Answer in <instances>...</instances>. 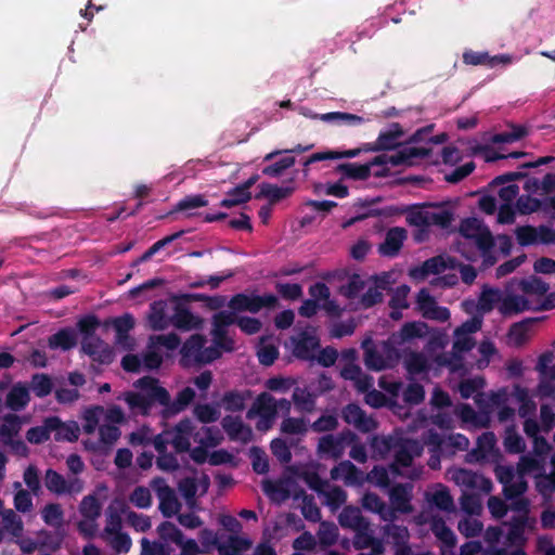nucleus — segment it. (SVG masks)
<instances>
[{"label":"nucleus","mask_w":555,"mask_h":555,"mask_svg":"<svg viewBox=\"0 0 555 555\" xmlns=\"http://www.w3.org/2000/svg\"><path fill=\"white\" fill-rule=\"evenodd\" d=\"M406 212L408 223L420 229H427L430 225L449 229L454 220L453 211L439 203L410 206Z\"/></svg>","instance_id":"f257e3e1"},{"label":"nucleus","mask_w":555,"mask_h":555,"mask_svg":"<svg viewBox=\"0 0 555 555\" xmlns=\"http://www.w3.org/2000/svg\"><path fill=\"white\" fill-rule=\"evenodd\" d=\"M22 425V418L17 414H5L0 425V444L8 448L12 454L26 457L29 454V449L20 438Z\"/></svg>","instance_id":"f03ea898"},{"label":"nucleus","mask_w":555,"mask_h":555,"mask_svg":"<svg viewBox=\"0 0 555 555\" xmlns=\"http://www.w3.org/2000/svg\"><path fill=\"white\" fill-rule=\"evenodd\" d=\"M228 307L233 312L258 313L262 309L274 310L279 307V298L273 294L248 295L238 293L231 297Z\"/></svg>","instance_id":"7ed1b4c3"},{"label":"nucleus","mask_w":555,"mask_h":555,"mask_svg":"<svg viewBox=\"0 0 555 555\" xmlns=\"http://www.w3.org/2000/svg\"><path fill=\"white\" fill-rule=\"evenodd\" d=\"M430 153L431 150L428 147L404 146L398 150L392 155H377L370 163H366V165H371V168L373 166H382L387 164H390L392 166H412L414 165V160L416 158L428 157Z\"/></svg>","instance_id":"20e7f679"},{"label":"nucleus","mask_w":555,"mask_h":555,"mask_svg":"<svg viewBox=\"0 0 555 555\" xmlns=\"http://www.w3.org/2000/svg\"><path fill=\"white\" fill-rule=\"evenodd\" d=\"M255 415L260 417V421L257 423L258 430H268L271 428L276 417V400L272 395L263 391L257 396L247 412V418H253Z\"/></svg>","instance_id":"39448f33"},{"label":"nucleus","mask_w":555,"mask_h":555,"mask_svg":"<svg viewBox=\"0 0 555 555\" xmlns=\"http://www.w3.org/2000/svg\"><path fill=\"white\" fill-rule=\"evenodd\" d=\"M362 348L364 350V364L369 370L372 371H383L387 367H391L390 360L392 354L398 358V351L390 346V344L385 343L384 348L387 350V359L376 349L373 341L369 338L362 343Z\"/></svg>","instance_id":"423d86ee"},{"label":"nucleus","mask_w":555,"mask_h":555,"mask_svg":"<svg viewBox=\"0 0 555 555\" xmlns=\"http://www.w3.org/2000/svg\"><path fill=\"white\" fill-rule=\"evenodd\" d=\"M516 210L520 215L541 211L544 216L555 220V195L542 199L531 197L530 195H520L516 199Z\"/></svg>","instance_id":"0eeeda50"},{"label":"nucleus","mask_w":555,"mask_h":555,"mask_svg":"<svg viewBox=\"0 0 555 555\" xmlns=\"http://www.w3.org/2000/svg\"><path fill=\"white\" fill-rule=\"evenodd\" d=\"M134 386L144 393L151 408L154 404H159L163 409L167 408L169 403V391L160 386L158 378L143 376L134 383Z\"/></svg>","instance_id":"6e6552de"},{"label":"nucleus","mask_w":555,"mask_h":555,"mask_svg":"<svg viewBox=\"0 0 555 555\" xmlns=\"http://www.w3.org/2000/svg\"><path fill=\"white\" fill-rule=\"evenodd\" d=\"M341 418L345 423L353 425L361 433H371L377 428V422L367 416L366 413L357 403H348L341 410Z\"/></svg>","instance_id":"1a4fd4ad"},{"label":"nucleus","mask_w":555,"mask_h":555,"mask_svg":"<svg viewBox=\"0 0 555 555\" xmlns=\"http://www.w3.org/2000/svg\"><path fill=\"white\" fill-rule=\"evenodd\" d=\"M423 452V446L415 439H404L395 453L393 463L390 465L392 473L399 475V467H410L414 457Z\"/></svg>","instance_id":"9d476101"},{"label":"nucleus","mask_w":555,"mask_h":555,"mask_svg":"<svg viewBox=\"0 0 555 555\" xmlns=\"http://www.w3.org/2000/svg\"><path fill=\"white\" fill-rule=\"evenodd\" d=\"M170 444L177 453L189 452L191 449V437L194 431V425L191 418L184 417L178 422L170 430Z\"/></svg>","instance_id":"9b49d317"},{"label":"nucleus","mask_w":555,"mask_h":555,"mask_svg":"<svg viewBox=\"0 0 555 555\" xmlns=\"http://www.w3.org/2000/svg\"><path fill=\"white\" fill-rule=\"evenodd\" d=\"M46 488L57 495L78 492L81 489L78 479L67 481L63 475L52 468H48L43 477Z\"/></svg>","instance_id":"f8f14e48"},{"label":"nucleus","mask_w":555,"mask_h":555,"mask_svg":"<svg viewBox=\"0 0 555 555\" xmlns=\"http://www.w3.org/2000/svg\"><path fill=\"white\" fill-rule=\"evenodd\" d=\"M205 344L206 338L201 334H194L188 338L180 350V364L183 367L199 365L201 351Z\"/></svg>","instance_id":"ddd939ff"},{"label":"nucleus","mask_w":555,"mask_h":555,"mask_svg":"<svg viewBox=\"0 0 555 555\" xmlns=\"http://www.w3.org/2000/svg\"><path fill=\"white\" fill-rule=\"evenodd\" d=\"M153 483L158 485L156 487V493L159 499V511L164 517H172L178 513L181 506L175 491L167 486L162 478L153 480Z\"/></svg>","instance_id":"4468645a"},{"label":"nucleus","mask_w":555,"mask_h":555,"mask_svg":"<svg viewBox=\"0 0 555 555\" xmlns=\"http://www.w3.org/2000/svg\"><path fill=\"white\" fill-rule=\"evenodd\" d=\"M408 232L404 228L393 227L390 228L385 235V240L378 246L379 255L384 257L393 258L399 255L404 241L406 240Z\"/></svg>","instance_id":"2eb2a0df"},{"label":"nucleus","mask_w":555,"mask_h":555,"mask_svg":"<svg viewBox=\"0 0 555 555\" xmlns=\"http://www.w3.org/2000/svg\"><path fill=\"white\" fill-rule=\"evenodd\" d=\"M453 480L466 489H479L486 493L492 490V482L489 478L466 468H459L453 474Z\"/></svg>","instance_id":"dca6fc26"},{"label":"nucleus","mask_w":555,"mask_h":555,"mask_svg":"<svg viewBox=\"0 0 555 555\" xmlns=\"http://www.w3.org/2000/svg\"><path fill=\"white\" fill-rule=\"evenodd\" d=\"M222 428L232 441L247 443L253 438L251 428L240 416L227 415L221 421Z\"/></svg>","instance_id":"f3484780"},{"label":"nucleus","mask_w":555,"mask_h":555,"mask_svg":"<svg viewBox=\"0 0 555 555\" xmlns=\"http://www.w3.org/2000/svg\"><path fill=\"white\" fill-rule=\"evenodd\" d=\"M129 505L124 499H115L106 508V525L104 531L107 534L118 533L122 528V515L127 517Z\"/></svg>","instance_id":"a211bd4d"},{"label":"nucleus","mask_w":555,"mask_h":555,"mask_svg":"<svg viewBox=\"0 0 555 555\" xmlns=\"http://www.w3.org/2000/svg\"><path fill=\"white\" fill-rule=\"evenodd\" d=\"M170 322L176 328L181 331L198 330L203 324V320L194 315L190 309L181 302L176 304Z\"/></svg>","instance_id":"6ab92c4d"},{"label":"nucleus","mask_w":555,"mask_h":555,"mask_svg":"<svg viewBox=\"0 0 555 555\" xmlns=\"http://www.w3.org/2000/svg\"><path fill=\"white\" fill-rule=\"evenodd\" d=\"M49 427L54 433L55 441L75 442L79 437V426L76 422L64 423L59 416H49Z\"/></svg>","instance_id":"aec40b11"},{"label":"nucleus","mask_w":555,"mask_h":555,"mask_svg":"<svg viewBox=\"0 0 555 555\" xmlns=\"http://www.w3.org/2000/svg\"><path fill=\"white\" fill-rule=\"evenodd\" d=\"M195 396V390L191 387H184L180 390L175 400H171V397L169 396V403L166 409L162 410V416L164 418H170L186 410V408L194 401Z\"/></svg>","instance_id":"412c9836"},{"label":"nucleus","mask_w":555,"mask_h":555,"mask_svg":"<svg viewBox=\"0 0 555 555\" xmlns=\"http://www.w3.org/2000/svg\"><path fill=\"white\" fill-rule=\"evenodd\" d=\"M253 392L249 389L245 390H229L223 393L220 399V406L227 412L235 413L242 412L246 408V402L251 399Z\"/></svg>","instance_id":"4be33fe9"},{"label":"nucleus","mask_w":555,"mask_h":555,"mask_svg":"<svg viewBox=\"0 0 555 555\" xmlns=\"http://www.w3.org/2000/svg\"><path fill=\"white\" fill-rule=\"evenodd\" d=\"M404 134L400 124L392 122L389 129L380 131L371 151H390L399 146V139Z\"/></svg>","instance_id":"5701e85b"},{"label":"nucleus","mask_w":555,"mask_h":555,"mask_svg":"<svg viewBox=\"0 0 555 555\" xmlns=\"http://www.w3.org/2000/svg\"><path fill=\"white\" fill-rule=\"evenodd\" d=\"M530 309V302L527 298L514 294H507L504 297H501V301L498 307L499 312L504 317L519 314Z\"/></svg>","instance_id":"b1692460"},{"label":"nucleus","mask_w":555,"mask_h":555,"mask_svg":"<svg viewBox=\"0 0 555 555\" xmlns=\"http://www.w3.org/2000/svg\"><path fill=\"white\" fill-rule=\"evenodd\" d=\"M338 522L343 528L367 529L369 520L363 517L361 509L356 506H345L338 516Z\"/></svg>","instance_id":"393cba45"},{"label":"nucleus","mask_w":555,"mask_h":555,"mask_svg":"<svg viewBox=\"0 0 555 555\" xmlns=\"http://www.w3.org/2000/svg\"><path fill=\"white\" fill-rule=\"evenodd\" d=\"M259 193L256 194V198H267L269 201V205H274L281 202L284 198L291 196L294 192V186H279L272 183L262 182L259 184Z\"/></svg>","instance_id":"a878e982"},{"label":"nucleus","mask_w":555,"mask_h":555,"mask_svg":"<svg viewBox=\"0 0 555 555\" xmlns=\"http://www.w3.org/2000/svg\"><path fill=\"white\" fill-rule=\"evenodd\" d=\"M343 476L347 485H362L363 473L350 461H343L331 470L333 479Z\"/></svg>","instance_id":"bb28decb"},{"label":"nucleus","mask_w":555,"mask_h":555,"mask_svg":"<svg viewBox=\"0 0 555 555\" xmlns=\"http://www.w3.org/2000/svg\"><path fill=\"white\" fill-rule=\"evenodd\" d=\"M29 401L30 396L28 388L25 385L17 383L8 392L5 398V405L10 410L18 412L24 410Z\"/></svg>","instance_id":"cd10ccee"},{"label":"nucleus","mask_w":555,"mask_h":555,"mask_svg":"<svg viewBox=\"0 0 555 555\" xmlns=\"http://www.w3.org/2000/svg\"><path fill=\"white\" fill-rule=\"evenodd\" d=\"M353 538V547L356 550H364L371 547L374 554H382L384 552L383 544L373 535V531L367 529H356Z\"/></svg>","instance_id":"c85d7f7f"},{"label":"nucleus","mask_w":555,"mask_h":555,"mask_svg":"<svg viewBox=\"0 0 555 555\" xmlns=\"http://www.w3.org/2000/svg\"><path fill=\"white\" fill-rule=\"evenodd\" d=\"M77 345V335L70 327L61 328L48 339L50 349H62L64 351L73 349Z\"/></svg>","instance_id":"c756f323"},{"label":"nucleus","mask_w":555,"mask_h":555,"mask_svg":"<svg viewBox=\"0 0 555 555\" xmlns=\"http://www.w3.org/2000/svg\"><path fill=\"white\" fill-rule=\"evenodd\" d=\"M375 285L369 287V289L362 295L360 302L364 309L371 308L383 301V289H386L388 284L387 276L378 278L375 276Z\"/></svg>","instance_id":"7c9ffc66"},{"label":"nucleus","mask_w":555,"mask_h":555,"mask_svg":"<svg viewBox=\"0 0 555 555\" xmlns=\"http://www.w3.org/2000/svg\"><path fill=\"white\" fill-rule=\"evenodd\" d=\"M319 347L317 337L304 332L294 346V354L301 360H310L313 351Z\"/></svg>","instance_id":"2f4dec72"},{"label":"nucleus","mask_w":555,"mask_h":555,"mask_svg":"<svg viewBox=\"0 0 555 555\" xmlns=\"http://www.w3.org/2000/svg\"><path fill=\"white\" fill-rule=\"evenodd\" d=\"M315 395L307 388L296 387L293 391L292 401L298 412L312 413L315 409Z\"/></svg>","instance_id":"473e14b6"},{"label":"nucleus","mask_w":555,"mask_h":555,"mask_svg":"<svg viewBox=\"0 0 555 555\" xmlns=\"http://www.w3.org/2000/svg\"><path fill=\"white\" fill-rule=\"evenodd\" d=\"M448 268L442 256L431 257L423 262L420 268L411 270L413 278L424 279L429 274H439Z\"/></svg>","instance_id":"72a5a7b5"},{"label":"nucleus","mask_w":555,"mask_h":555,"mask_svg":"<svg viewBox=\"0 0 555 555\" xmlns=\"http://www.w3.org/2000/svg\"><path fill=\"white\" fill-rule=\"evenodd\" d=\"M166 304L164 301H154L150 307L149 322L153 331H163L171 324L166 315Z\"/></svg>","instance_id":"f704fd0d"},{"label":"nucleus","mask_w":555,"mask_h":555,"mask_svg":"<svg viewBox=\"0 0 555 555\" xmlns=\"http://www.w3.org/2000/svg\"><path fill=\"white\" fill-rule=\"evenodd\" d=\"M337 171L353 180H366L371 177V165L345 163L337 166Z\"/></svg>","instance_id":"c9c22d12"},{"label":"nucleus","mask_w":555,"mask_h":555,"mask_svg":"<svg viewBox=\"0 0 555 555\" xmlns=\"http://www.w3.org/2000/svg\"><path fill=\"white\" fill-rule=\"evenodd\" d=\"M503 444L505 451L512 454H518L525 451V440L518 434L515 424H511L509 426L506 427Z\"/></svg>","instance_id":"e433bc0d"},{"label":"nucleus","mask_w":555,"mask_h":555,"mask_svg":"<svg viewBox=\"0 0 555 555\" xmlns=\"http://www.w3.org/2000/svg\"><path fill=\"white\" fill-rule=\"evenodd\" d=\"M539 320V318H526L522 321L512 324L508 330V337L516 346H522L527 341V333L530 326Z\"/></svg>","instance_id":"4c0bfd02"},{"label":"nucleus","mask_w":555,"mask_h":555,"mask_svg":"<svg viewBox=\"0 0 555 555\" xmlns=\"http://www.w3.org/2000/svg\"><path fill=\"white\" fill-rule=\"evenodd\" d=\"M251 546V542L248 539L230 535L228 541L218 545V552L220 555H237L243 551H247Z\"/></svg>","instance_id":"58836bf2"},{"label":"nucleus","mask_w":555,"mask_h":555,"mask_svg":"<svg viewBox=\"0 0 555 555\" xmlns=\"http://www.w3.org/2000/svg\"><path fill=\"white\" fill-rule=\"evenodd\" d=\"M431 531L436 538L441 541L447 547L452 548L456 544V537L454 532L447 526L442 518L434 519L431 522Z\"/></svg>","instance_id":"ea45409f"},{"label":"nucleus","mask_w":555,"mask_h":555,"mask_svg":"<svg viewBox=\"0 0 555 555\" xmlns=\"http://www.w3.org/2000/svg\"><path fill=\"white\" fill-rule=\"evenodd\" d=\"M390 501L395 505V507L402 512L408 513L411 511L410 495L408 489L404 485L398 483L393 486L389 492Z\"/></svg>","instance_id":"a19ab883"},{"label":"nucleus","mask_w":555,"mask_h":555,"mask_svg":"<svg viewBox=\"0 0 555 555\" xmlns=\"http://www.w3.org/2000/svg\"><path fill=\"white\" fill-rule=\"evenodd\" d=\"M318 450L320 453L330 454L332 457L338 459L344 452V447L335 436L328 434L319 439Z\"/></svg>","instance_id":"79ce46f5"},{"label":"nucleus","mask_w":555,"mask_h":555,"mask_svg":"<svg viewBox=\"0 0 555 555\" xmlns=\"http://www.w3.org/2000/svg\"><path fill=\"white\" fill-rule=\"evenodd\" d=\"M184 231H178L170 235L163 237L162 240L155 242L147 250H145L140 258H138L133 264L137 266L141 262H145L150 260L156 253H158L162 248L169 245L173 241L180 238L183 235Z\"/></svg>","instance_id":"37998d69"},{"label":"nucleus","mask_w":555,"mask_h":555,"mask_svg":"<svg viewBox=\"0 0 555 555\" xmlns=\"http://www.w3.org/2000/svg\"><path fill=\"white\" fill-rule=\"evenodd\" d=\"M251 198L250 192H245L241 185H236L227 192V196L220 202V206L231 208L237 205L245 204Z\"/></svg>","instance_id":"c03bdc74"},{"label":"nucleus","mask_w":555,"mask_h":555,"mask_svg":"<svg viewBox=\"0 0 555 555\" xmlns=\"http://www.w3.org/2000/svg\"><path fill=\"white\" fill-rule=\"evenodd\" d=\"M515 397L518 400V402L520 403L519 409H518V414L520 417H527V416L535 413L537 404L529 397L526 388H522L520 386H515Z\"/></svg>","instance_id":"a18cd8bd"},{"label":"nucleus","mask_w":555,"mask_h":555,"mask_svg":"<svg viewBox=\"0 0 555 555\" xmlns=\"http://www.w3.org/2000/svg\"><path fill=\"white\" fill-rule=\"evenodd\" d=\"M320 119L323 121H336L348 126H359L364 122V118L362 116L344 112L322 114L320 115Z\"/></svg>","instance_id":"49530a36"},{"label":"nucleus","mask_w":555,"mask_h":555,"mask_svg":"<svg viewBox=\"0 0 555 555\" xmlns=\"http://www.w3.org/2000/svg\"><path fill=\"white\" fill-rule=\"evenodd\" d=\"M157 533L163 541L172 542L175 544H181L184 538L183 532L170 521H163L157 527Z\"/></svg>","instance_id":"de8ad7c7"},{"label":"nucleus","mask_w":555,"mask_h":555,"mask_svg":"<svg viewBox=\"0 0 555 555\" xmlns=\"http://www.w3.org/2000/svg\"><path fill=\"white\" fill-rule=\"evenodd\" d=\"M113 326L117 343H122V338H129L128 333L134 327V319L130 313H125L113 320Z\"/></svg>","instance_id":"09e8293b"},{"label":"nucleus","mask_w":555,"mask_h":555,"mask_svg":"<svg viewBox=\"0 0 555 555\" xmlns=\"http://www.w3.org/2000/svg\"><path fill=\"white\" fill-rule=\"evenodd\" d=\"M296 163V159L294 156L287 155L275 163H272L271 165H268L262 168V175L270 177V178H278L283 175V172L286 169H289L293 167Z\"/></svg>","instance_id":"8fccbe9b"},{"label":"nucleus","mask_w":555,"mask_h":555,"mask_svg":"<svg viewBox=\"0 0 555 555\" xmlns=\"http://www.w3.org/2000/svg\"><path fill=\"white\" fill-rule=\"evenodd\" d=\"M249 456L251 459L253 469L256 474L264 475L269 472V460L263 449L256 446L251 447Z\"/></svg>","instance_id":"3c124183"},{"label":"nucleus","mask_w":555,"mask_h":555,"mask_svg":"<svg viewBox=\"0 0 555 555\" xmlns=\"http://www.w3.org/2000/svg\"><path fill=\"white\" fill-rule=\"evenodd\" d=\"M308 431L306 420L302 417H286L281 423V433L285 435L305 436Z\"/></svg>","instance_id":"603ef678"},{"label":"nucleus","mask_w":555,"mask_h":555,"mask_svg":"<svg viewBox=\"0 0 555 555\" xmlns=\"http://www.w3.org/2000/svg\"><path fill=\"white\" fill-rule=\"evenodd\" d=\"M338 538V528L335 524L322 521L318 531L319 543L322 546L334 545Z\"/></svg>","instance_id":"864d4df0"},{"label":"nucleus","mask_w":555,"mask_h":555,"mask_svg":"<svg viewBox=\"0 0 555 555\" xmlns=\"http://www.w3.org/2000/svg\"><path fill=\"white\" fill-rule=\"evenodd\" d=\"M52 379L47 374H34L31 377V389L38 398H43L52 391Z\"/></svg>","instance_id":"5fc2aeb1"},{"label":"nucleus","mask_w":555,"mask_h":555,"mask_svg":"<svg viewBox=\"0 0 555 555\" xmlns=\"http://www.w3.org/2000/svg\"><path fill=\"white\" fill-rule=\"evenodd\" d=\"M50 435L49 417H46L41 426H35L27 430L26 439L30 443L40 444L48 441L50 439Z\"/></svg>","instance_id":"6e6d98bb"},{"label":"nucleus","mask_w":555,"mask_h":555,"mask_svg":"<svg viewBox=\"0 0 555 555\" xmlns=\"http://www.w3.org/2000/svg\"><path fill=\"white\" fill-rule=\"evenodd\" d=\"M42 519L48 526L57 527L63 522L64 513L60 504L49 503L42 509Z\"/></svg>","instance_id":"4d7b16f0"},{"label":"nucleus","mask_w":555,"mask_h":555,"mask_svg":"<svg viewBox=\"0 0 555 555\" xmlns=\"http://www.w3.org/2000/svg\"><path fill=\"white\" fill-rule=\"evenodd\" d=\"M364 286L365 282L359 274L354 273L349 278L347 284L340 286L339 293L348 299H354Z\"/></svg>","instance_id":"13d9d810"},{"label":"nucleus","mask_w":555,"mask_h":555,"mask_svg":"<svg viewBox=\"0 0 555 555\" xmlns=\"http://www.w3.org/2000/svg\"><path fill=\"white\" fill-rule=\"evenodd\" d=\"M79 511L85 518L95 520L101 514V505L95 496L88 495L82 499Z\"/></svg>","instance_id":"bf43d9fd"},{"label":"nucleus","mask_w":555,"mask_h":555,"mask_svg":"<svg viewBox=\"0 0 555 555\" xmlns=\"http://www.w3.org/2000/svg\"><path fill=\"white\" fill-rule=\"evenodd\" d=\"M208 205V201L205 195L196 194V195H188L180 199L176 206V211H191L193 209L205 207Z\"/></svg>","instance_id":"052dcab7"},{"label":"nucleus","mask_w":555,"mask_h":555,"mask_svg":"<svg viewBox=\"0 0 555 555\" xmlns=\"http://www.w3.org/2000/svg\"><path fill=\"white\" fill-rule=\"evenodd\" d=\"M430 502L439 509L444 512H452L454 509V501L452 495L450 494V491L442 487L440 490H437L431 499Z\"/></svg>","instance_id":"680f3d73"},{"label":"nucleus","mask_w":555,"mask_h":555,"mask_svg":"<svg viewBox=\"0 0 555 555\" xmlns=\"http://www.w3.org/2000/svg\"><path fill=\"white\" fill-rule=\"evenodd\" d=\"M519 287L525 294L533 295H545L550 289V285L546 282L535 276L529 280H521Z\"/></svg>","instance_id":"e2e57ef3"},{"label":"nucleus","mask_w":555,"mask_h":555,"mask_svg":"<svg viewBox=\"0 0 555 555\" xmlns=\"http://www.w3.org/2000/svg\"><path fill=\"white\" fill-rule=\"evenodd\" d=\"M537 227L519 225L515 229V236L520 246L537 245Z\"/></svg>","instance_id":"0e129e2a"},{"label":"nucleus","mask_w":555,"mask_h":555,"mask_svg":"<svg viewBox=\"0 0 555 555\" xmlns=\"http://www.w3.org/2000/svg\"><path fill=\"white\" fill-rule=\"evenodd\" d=\"M271 452L281 464H288L292 461V452L285 440L275 438L270 443Z\"/></svg>","instance_id":"69168bd1"},{"label":"nucleus","mask_w":555,"mask_h":555,"mask_svg":"<svg viewBox=\"0 0 555 555\" xmlns=\"http://www.w3.org/2000/svg\"><path fill=\"white\" fill-rule=\"evenodd\" d=\"M425 399L424 387L420 383H411L403 391V400L410 405H417Z\"/></svg>","instance_id":"338daca9"},{"label":"nucleus","mask_w":555,"mask_h":555,"mask_svg":"<svg viewBox=\"0 0 555 555\" xmlns=\"http://www.w3.org/2000/svg\"><path fill=\"white\" fill-rule=\"evenodd\" d=\"M193 413L195 417L203 424L214 423L219 420L220 413L210 404H196Z\"/></svg>","instance_id":"774afa93"}]
</instances>
